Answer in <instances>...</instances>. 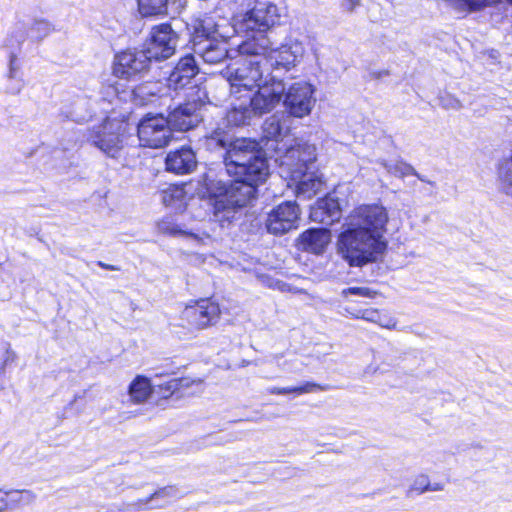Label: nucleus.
<instances>
[{"label": "nucleus", "instance_id": "34", "mask_svg": "<svg viewBox=\"0 0 512 512\" xmlns=\"http://www.w3.org/2000/svg\"><path fill=\"white\" fill-rule=\"evenodd\" d=\"M268 392H269V394H272V395H288V394H293V389H292V387L274 386V387L269 388Z\"/></svg>", "mask_w": 512, "mask_h": 512}, {"label": "nucleus", "instance_id": "39", "mask_svg": "<svg viewBox=\"0 0 512 512\" xmlns=\"http://www.w3.org/2000/svg\"><path fill=\"white\" fill-rule=\"evenodd\" d=\"M221 146H225V143L223 141H220Z\"/></svg>", "mask_w": 512, "mask_h": 512}, {"label": "nucleus", "instance_id": "3", "mask_svg": "<svg viewBox=\"0 0 512 512\" xmlns=\"http://www.w3.org/2000/svg\"><path fill=\"white\" fill-rule=\"evenodd\" d=\"M351 218L354 225L373 241L374 248L386 250L384 234L387 232L389 216L384 206L376 203L358 205L353 209Z\"/></svg>", "mask_w": 512, "mask_h": 512}, {"label": "nucleus", "instance_id": "22", "mask_svg": "<svg viewBox=\"0 0 512 512\" xmlns=\"http://www.w3.org/2000/svg\"><path fill=\"white\" fill-rule=\"evenodd\" d=\"M276 6L268 5L266 8H254L248 12V27L258 32H266L276 22Z\"/></svg>", "mask_w": 512, "mask_h": 512}, {"label": "nucleus", "instance_id": "21", "mask_svg": "<svg viewBox=\"0 0 512 512\" xmlns=\"http://www.w3.org/2000/svg\"><path fill=\"white\" fill-rule=\"evenodd\" d=\"M127 393L131 404L142 405L153 396L154 386L148 376L138 374L129 383Z\"/></svg>", "mask_w": 512, "mask_h": 512}, {"label": "nucleus", "instance_id": "6", "mask_svg": "<svg viewBox=\"0 0 512 512\" xmlns=\"http://www.w3.org/2000/svg\"><path fill=\"white\" fill-rule=\"evenodd\" d=\"M221 316L222 309L219 302L212 297H205L189 301L179 318L183 328L201 331L215 326Z\"/></svg>", "mask_w": 512, "mask_h": 512}, {"label": "nucleus", "instance_id": "13", "mask_svg": "<svg viewBox=\"0 0 512 512\" xmlns=\"http://www.w3.org/2000/svg\"><path fill=\"white\" fill-rule=\"evenodd\" d=\"M313 90L306 83L292 84L285 94L284 104L289 114L302 118L311 111Z\"/></svg>", "mask_w": 512, "mask_h": 512}, {"label": "nucleus", "instance_id": "5", "mask_svg": "<svg viewBox=\"0 0 512 512\" xmlns=\"http://www.w3.org/2000/svg\"><path fill=\"white\" fill-rule=\"evenodd\" d=\"M380 295L379 291L370 287H347L341 291V297L345 302V311L353 319H363L369 322L377 323L381 327L387 329H395L397 321L394 318L387 317L380 310L375 308L358 307L360 302L353 299V296H358L367 299H375Z\"/></svg>", "mask_w": 512, "mask_h": 512}, {"label": "nucleus", "instance_id": "23", "mask_svg": "<svg viewBox=\"0 0 512 512\" xmlns=\"http://www.w3.org/2000/svg\"><path fill=\"white\" fill-rule=\"evenodd\" d=\"M325 181L322 176L313 172H303L300 179L295 183V192L297 196L311 199L316 196L324 186Z\"/></svg>", "mask_w": 512, "mask_h": 512}, {"label": "nucleus", "instance_id": "26", "mask_svg": "<svg viewBox=\"0 0 512 512\" xmlns=\"http://www.w3.org/2000/svg\"><path fill=\"white\" fill-rule=\"evenodd\" d=\"M208 64H218L228 57V49L223 43H210L201 53Z\"/></svg>", "mask_w": 512, "mask_h": 512}, {"label": "nucleus", "instance_id": "20", "mask_svg": "<svg viewBox=\"0 0 512 512\" xmlns=\"http://www.w3.org/2000/svg\"><path fill=\"white\" fill-rule=\"evenodd\" d=\"M190 381L184 377L172 378L163 383L154 386V404L163 405L174 398H180V391L184 387H189Z\"/></svg>", "mask_w": 512, "mask_h": 512}, {"label": "nucleus", "instance_id": "36", "mask_svg": "<svg viewBox=\"0 0 512 512\" xmlns=\"http://www.w3.org/2000/svg\"><path fill=\"white\" fill-rule=\"evenodd\" d=\"M360 0H346V8L349 11H352L356 6H358Z\"/></svg>", "mask_w": 512, "mask_h": 512}, {"label": "nucleus", "instance_id": "32", "mask_svg": "<svg viewBox=\"0 0 512 512\" xmlns=\"http://www.w3.org/2000/svg\"><path fill=\"white\" fill-rule=\"evenodd\" d=\"M498 176L505 189L512 188V167L503 163L498 167Z\"/></svg>", "mask_w": 512, "mask_h": 512}, {"label": "nucleus", "instance_id": "7", "mask_svg": "<svg viewBox=\"0 0 512 512\" xmlns=\"http://www.w3.org/2000/svg\"><path fill=\"white\" fill-rule=\"evenodd\" d=\"M152 60L144 49L124 48L116 52L111 64L112 75L127 82L142 79L151 69Z\"/></svg>", "mask_w": 512, "mask_h": 512}, {"label": "nucleus", "instance_id": "25", "mask_svg": "<svg viewBox=\"0 0 512 512\" xmlns=\"http://www.w3.org/2000/svg\"><path fill=\"white\" fill-rule=\"evenodd\" d=\"M93 143L110 156H115L122 148V140L115 132H97L93 138Z\"/></svg>", "mask_w": 512, "mask_h": 512}, {"label": "nucleus", "instance_id": "38", "mask_svg": "<svg viewBox=\"0 0 512 512\" xmlns=\"http://www.w3.org/2000/svg\"><path fill=\"white\" fill-rule=\"evenodd\" d=\"M176 370H177L176 367H172V368L168 369L167 371H164V372H161V373H156L155 376L156 377H162V376L172 375V374L176 373Z\"/></svg>", "mask_w": 512, "mask_h": 512}, {"label": "nucleus", "instance_id": "40", "mask_svg": "<svg viewBox=\"0 0 512 512\" xmlns=\"http://www.w3.org/2000/svg\"><path fill=\"white\" fill-rule=\"evenodd\" d=\"M507 2L512 5V0H507Z\"/></svg>", "mask_w": 512, "mask_h": 512}, {"label": "nucleus", "instance_id": "12", "mask_svg": "<svg viewBox=\"0 0 512 512\" xmlns=\"http://www.w3.org/2000/svg\"><path fill=\"white\" fill-rule=\"evenodd\" d=\"M300 221V208L295 201H285L277 205L266 220L267 230L275 235H283L296 229Z\"/></svg>", "mask_w": 512, "mask_h": 512}, {"label": "nucleus", "instance_id": "28", "mask_svg": "<svg viewBox=\"0 0 512 512\" xmlns=\"http://www.w3.org/2000/svg\"><path fill=\"white\" fill-rule=\"evenodd\" d=\"M444 488L442 483H431L426 475H418L409 488V494H422L427 491H438Z\"/></svg>", "mask_w": 512, "mask_h": 512}, {"label": "nucleus", "instance_id": "30", "mask_svg": "<svg viewBox=\"0 0 512 512\" xmlns=\"http://www.w3.org/2000/svg\"><path fill=\"white\" fill-rule=\"evenodd\" d=\"M53 26L47 20H36L30 26L31 33L35 36L37 40H41L47 35H49L53 31Z\"/></svg>", "mask_w": 512, "mask_h": 512}, {"label": "nucleus", "instance_id": "14", "mask_svg": "<svg viewBox=\"0 0 512 512\" xmlns=\"http://www.w3.org/2000/svg\"><path fill=\"white\" fill-rule=\"evenodd\" d=\"M201 105L200 100L187 101L178 105L166 118L170 127L177 131H188L193 128L197 122L196 112Z\"/></svg>", "mask_w": 512, "mask_h": 512}, {"label": "nucleus", "instance_id": "18", "mask_svg": "<svg viewBox=\"0 0 512 512\" xmlns=\"http://www.w3.org/2000/svg\"><path fill=\"white\" fill-rule=\"evenodd\" d=\"M310 217L313 221L325 226H331L341 218V208L336 198L329 195L319 198L315 207L311 210Z\"/></svg>", "mask_w": 512, "mask_h": 512}, {"label": "nucleus", "instance_id": "11", "mask_svg": "<svg viewBox=\"0 0 512 512\" xmlns=\"http://www.w3.org/2000/svg\"><path fill=\"white\" fill-rule=\"evenodd\" d=\"M257 88L258 90L250 97L249 105L260 115L271 112L280 103L285 92L283 81L274 77L265 79Z\"/></svg>", "mask_w": 512, "mask_h": 512}, {"label": "nucleus", "instance_id": "16", "mask_svg": "<svg viewBox=\"0 0 512 512\" xmlns=\"http://www.w3.org/2000/svg\"><path fill=\"white\" fill-rule=\"evenodd\" d=\"M196 166V155L189 146L170 151L165 158L166 170L177 175L191 173Z\"/></svg>", "mask_w": 512, "mask_h": 512}, {"label": "nucleus", "instance_id": "19", "mask_svg": "<svg viewBox=\"0 0 512 512\" xmlns=\"http://www.w3.org/2000/svg\"><path fill=\"white\" fill-rule=\"evenodd\" d=\"M34 500L35 494L27 489H0V512H19Z\"/></svg>", "mask_w": 512, "mask_h": 512}, {"label": "nucleus", "instance_id": "17", "mask_svg": "<svg viewBox=\"0 0 512 512\" xmlns=\"http://www.w3.org/2000/svg\"><path fill=\"white\" fill-rule=\"evenodd\" d=\"M198 73L199 68L194 56L192 54H186L176 63L169 76V81L174 89H183L192 82Z\"/></svg>", "mask_w": 512, "mask_h": 512}, {"label": "nucleus", "instance_id": "24", "mask_svg": "<svg viewBox=\"0 0 512 512\" xmlns=\"http://www.w3.org/2000/svg\"><path fill=\"white\" fill-rule=\"evenodd\" d=\"M175 491V486L172 485L161 487L149 496L138 499L136 505L139 509L163 508L174 498Z\"/></svg>", "mask_w": 512, "mask_h": 512}, {"label": "nucleus", "instance_id": "1", "mask_svg": "<svg viewBox=\"0 0 512 512\" xmlns=\"http://www.w3.org/2000/svg\"><path fill=\"white\" fill-rule=\"evenodd\" d=\"M227 172L234 177L228 188H218V194H210V204L215 222L221 227L235 219L236 209L242 208L256 197L257 186L268 175L267 160L261 156L259 142L250 138L231 141L224 154Z\"/></svg>", "mask_w": 512, "mask_h": 512}, {"label": "nucleus", "instance_id": "31", "mask_svg": "<svg viewBox=\"0 0 512 512\" xmlns=\"http://www.w3.org/2000/svg\"><path fill=\"white\" fill-rule=\"evenodd\" d=\"M293 394L302 395L306 393H312L317 391H326L329 389V386L326 384H320L312 381L304 382L299 386H293Z\"/></svg>", "mask_w": 512, "mask_h": 512}, {"label": "nucleus", "instance_id": "27", "mask_svg": "<svg viewBox=\"0 0 512 512\" xmlns=\"http://www.w3.org/2000/svg\"><path fill=\"white\" fill-rule=\"evenodd\" d=\"M140 13L145 16H157L167 13L168 0H137Z\"/></svg>", "mask_w": 512, "mask_h": 512}, {"label": "nucleus", "instance_id": "8", "mask_svg": "<svg viewBox=\"0 0 512 512\" xmlns=\"http://www.w3.org/2000/svg\"><path fill=\"white\" fill-rule=\"evenodd\" d=\"M265 37L261 38L251 37L241 42L237 50L242 56H256L260 57L264 63H269V68L283 67L289 70L295 66L296 56L288 49L276 51L265 43Z\"/></svg>", "mask_w": 512, "mask_h": 512}, {"label": "nucleus", "instance_id": "33", "mask_svg": "<svg viewBox=\"0 0 512 512\" xmlns=\"http://www.w3.org/2000/svg\"><path fill=\"white\" fill-rule=\"evenodd\" d=\"M265 124L268 125L265 130L271 135V137L277 138L281 135L282 128L278 120L273 119L270 122L266 121Z\"/></svg>", "mask_w": 512, "mask_h": 512}, {"label": "nucleus", "instance_id": "4", "mask_svg": "<svg viewBox=\"0 0 512 512\" xmlns=\"http://www.w3.org/2000/svg\"><path fill=\"white\" fill-rule=\"evenodd\" d=\"M236 68L227 67V80L230 84V92L236 98L241 97L242 92L249 94L254 88L262 85L265 79H269L270 73L265 75L267 63L261 59H241Z\"/></svg>", "mask_w": 512, "mask_h": 512}, {"label": "nucleus", "instance_id": "35", "mask_svg": "<svg viewBox=\"0 0 512 512\" xmlns=\"http://www.w3.org/2000/svg\"><path fill=\"white\" fill-rule=\"evenodd\" d=\"M96 265L98 267H100L101 269L108 270V271H120L121 270L120 266L108 264L103 261H97Z\"/></svg>", "mask_w": 512, "mask_h": 512}, {"label": "nucleus", "instance_id": "15", "mask_svg": "<svg viewBox=\"0 0 512 512\" xmlns=\"http://www.w3.org/2000/svg\"><path fill=\"white\" fill-rule=\"evenodd\" d=\"M331 241V231L328 228H309L297 238V247L315 255L322 254Z\"/></svg>", "mask_w": 512, "mask_h": 512}, {"label": "nucleus", "instance_id": "29", "mask_svg": "<svg viewBox=\"0 0 512 512\" xmlns=\"http://www.w3.org/2000/svg\"><path fill=\"white\" fill-rule=\"evenodd\" d=\"M160 230L169 236H189L196 238V235L192 232L182 230L177 224L173 223L168 219H163L160 223Z\"/></svg>", "mask_w": 512, "mask_h": 512}, {"label": "nucleus", "instance_id": "9", "mask_svg": "<svg viewBox=\"0 0 512 512\" xmlns=\"http://www.w3.org/2000/svg\"><path fill=\"white\" fill-rule=\"evenodd\" d=\"M137 136L142 147L163 148L172 139L171 127L162 115L145 116L137 126Z\"/></svg>", "mask_w": 512, "mask_h": 512}, {"label": "nucleus", "instance_id": "10", "mask_svg": "<svg viewBox=\"0 0 512 512\" xmlns=\"http://www.w3.org/2000/svg\"><path fill=\"white\" fill-rule=\"evenodd\" d=\"M177 39L171 24L161 23L151 28L143 49L152 62L166 60L175 53Z\"/></svg>", "mask_w": 512, "mask_h": 512}, {"label": "nucleus", "instance_id": "37", "mask_svg": "<svg viewBox=\"0 0 512 512\" xmlns=\"http://www.w3.org/2000/svg\"><path fill=\"white\" fill-rule=\"evenodd\" d=\"M390 74L389 70H380L372 73V76L376 79H380L383 76H388Z\"/></svg>", "mask_w": 512, "mask_h": 512}, {"label": "nucleus", "instance_id": "2", "mask_svg": "<svg viewBox=\"0 0 512 512\" xmlns=\"http://www.w3.org/2000/svg\"><path fill=\"white\" fill-rule=\"evenodd\" d=\"M337 248L351 267L372 263L376 260L377 254L385 252L374 248L373 241L356 226L349 227L339 234Z\"/></svg>", "mask_w": 512, "mask_h": 512}]
</instances>
